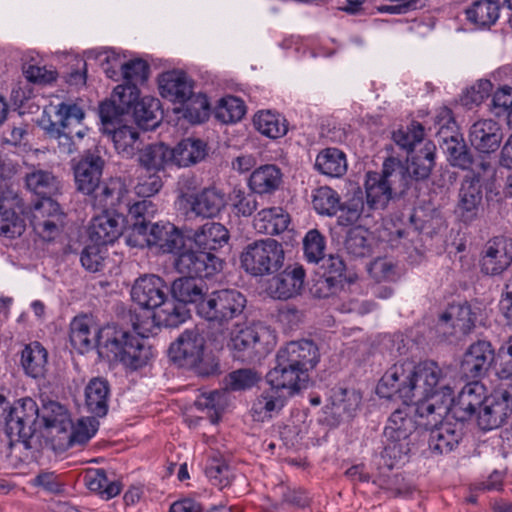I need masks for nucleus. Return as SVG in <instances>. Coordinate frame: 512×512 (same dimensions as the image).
<instances>
[{"instance_id":"nucleus-1","label":"nucleus","mask_w":512,"mask_h":512,"mask_svg":"<svg viewBox=\"0 0 512 512\" xmlns=\"http://www.w3.org/2000/svg\"><path fill=\"white\" fill-rule=\"evenodd\" d=\"M449 372V367H441L432 360L420 363L405 360L395 363L386 371L377 389L383 396L395 394L404 404H408L451 387Z\"/></svg>"},{"instance_id":"nucleus-2","label":"nucleus","mask_w":512,"mask_h":512,"mask_svg":"<svg viewBox=\"0 0 512 512\" xmlns=\"http://www.w3.org/2000/svg\"><path fill=\"white\" fill-rule=\"evenodd\" d=\"M246 303V297L236 289L207 294L196 306L197 315L207 322V339L222 346L228 338L230 322L243 316Z\"/></svg>"},{"instance_id":"nucleus-3","label":"nucleus","mask_w":512,"mask_h":512,"mask_svg":"<svg viewBox=\"0 0 512 512\" xmlns=\"http://www.w3.org/2000/svg\"><path fill=\"white\" fill-rule=\"evenodd\" d=\"M145 337L139 332L135 335L116 325H106L99 329L98 354L103 359L120 361L132 369L141 368L153 356Z\"/></svg>"},{"instance_id":"nucleus-4","label":"nucleus","mask_w":512,"mask_h":512,"mask_svg":"<svg viewBox=\"0 0 512 512\" xmlns=\"http://www.w3.org/2000/svg\"><path fill=\"white\" fill-rule=\"evenodd\" d=\"M83 109L74 103L62 102L56 106L55 120L42 117L40 126L50 139L57 140L59 153L71 155L79 151L88 128L82 124Z\"/></svg>"},{"instance_id":"nucleus-5","label":"nucleus","mask_w":512,"mask_h":512,"mask_svg":"<svg viewBox=\"0 0 512 512\" xmlns=\"http://www.w3.org/2000/svg\"><path fill=\"white\" fill-rule=\"evenodd\" d=\"M39 407L30 397L19 399L12 404L0 394V426L11 440L28 442L41 427Z\"/></svg>"},{"instance_id":"nucleus-6","label":"nucleus","mask_w":512,"mask_h":512,"mask_svg":"<svg viewBox=\"0 0 512 512\" xmlns=\"http://www.w3.org/2000/svg\"><path fill=\"white\" fill-rule=\"evenodd\" d=\"M240 260L247 273L253 276L270 275L283 266V246L271 238L257 240L244 248Z\"/></svg>"},{"instance_id":"nucleus-7","label":"nucleus","mask_w":512,"mask_h":512,"mask_svg":"<svg viewBox=\"0 0 512 512\" xmlns=\"http://www.w3.org/2000/svg\"><path fill=\"white\" fill-rule=\"evenodd\" d=\"M504 373L506 369L500 372L502 381L498 388L486 398L478 411V425L482 430L498 428L512 413V378H504Z\"/></svg>"},{"instance_id":"nucleus-8","label":"nucleus","mask_w":512,"mask_h":512,"mask_svg":"<svg viewBox=\"0 0 512 512\" xmlns=\"http://www.w3.org/2000/svg\"><path fill=\"white\" fill-rule=\"evenodd\" d=\"M415 430V422L406 409H397L389 417L383 431L384 451L394 459L407 455L410 448V436Z\"/></svg>"},{"instance_id":"nucleus-9","label":"nucleus","mask_w":512,"mask_h":512,"mask_svg":"<svg viewBox=\"0 0 512 512\" xmlns=\"http://www.w3.org/2000/svg\"><path fill=\"white\" fill-rule=\"evenodd\" d=\"M179 274L195 278H211L223 268V261L212 252L203 249H181L174 260Z\"/></svg>"},{"instance_id":"nucleus-10","label":"nucleus","mask_w":512,"mask_h":512,"mask_svg":"<svg viewBox=\"0 0 512 512\" xmlns=\"http://www.w3.org/2000/svg\"><path fill=\"white\" fill-rule=\"evenodd\" d=\"M26 205L20 194L10 188L0 193V236L14 239L25 231Z\"/></svg>"},{"instance_id":"nucleus-11","label":"nucleus","mask_w":512,"mask_h":512,"mask_svg":"<svg viewBox=\"0 0 512 512\" xmlns=\"http://www.w3.org/2000/svg\"><path fill=\"white\" fill-rule=\"evenodd\" d=\"M65 214L56 200L37 201L34 204L31 225L45 241L54 240L64 227Z\"/></svg>"},{"instance_id":"nucleus-12","label":"nucleus","mask_w":512,"mask_h":512,"mask_svg":"<svg viewBox=\"0 0 512 512\" xmlns=\"http://www.w3.org/2000/svg\"><path fill=\"white\" fill-rule=\"evenodd\" d=\"M483 200L482 184L479 175H467L461 182L455 212L459 219L470 224L478 218Z\"/></svg>"},{"instance_id":"nucleus-13","label":"nucleus","mask_w":512,"mask_h":512,"mask_svg":"<svg viewBox=\"0 0 512 512\" xmlns=\"http://www.w3.org/2000/svg\"><path fill=\"white\" fill-rule=\"evenodd\" d=\"M452 394V387H445L443 391L422 400L413 401L417 404L415 412L420 419L418 424L427 430L443 423L444 417L451 413Z\"/></svg>"},{"instance_id":"nucleus-14","label":"nucleus","mask_w":512,"mask_h":512,"mask_svg":"<svg viewBox=\"0 0 512 512\" xmlns=\"http://www.w3.org/2000/svg\"><path fill=\"white\" fill-rule=\"evenodd\" d=\"M138 240L148 247H155L161 253H178L184 248L185 240L181 231L172 223L157 222L150 225L146 235Z\"/></svg>"},{"instance_id":"nucleus-15","label":"nucleus","mask_w":512,"mask_h":512,"mask_svg":"<svg viewBox=\"0 0 512 512\" xmlns=\"http://www.w3.org/2000/svg\"><path fill=\"white\" fill-rule=\"evenodd\" d=\"M140 91L135 84L124 83L114 88L111 98L102 102L99 115L102 122L118 120L139 102Z\"/></svg>"},{"instance_id":"nucleus-16","label":"nucleus","mask_w":512,"mask_h":512,"mask_svg":"<svg viewBox=\"0 0 512 512\" xmlns=\"http://www.w3.org/2000/svg\"><path fill=\"white\" fill-rule=\"evenodd\" d=\"M179 200L193 214L202 218L216 217L225 207L224 193L215 188H204L198 193H181Z\"/></svg>"},{"instance_id":"nucleus-17","label":"nucleus","mask_w":512,"mask_h":512,"mask_svg":"<svg viewBox=\"0 0 512 512\" xmlns=\"http://www.w3.org/2000/svg\"><path fill=\"white\" fill-rule=\"evenodd\" d=\"M266 379L276 391L287 390L288 394L292 395L306 388L309 375L276 355V366L267 373Z\"/></svg>"},{"instance_id":"nucleus-18","label":"nucleus","mask_w":512,"mask_h":512,"mask_svg":"<svg viewBox=\"0 0 512 512\" xmlns=\"http://www.w3.org/2000/svg\"><path fill=\"white\" fill-rule=\"evenodd\" d=\"M121 119L102 122L103 133L113 142L119 155L130 159L142 146L138 128L130 125H121Z\"/></svg>"},{"instance_id":"nucleus-19","label":"nucleus","mask_w":512,"mask_h":512,"mask_svg":"<svg viewBox=\"0 0 512 512\" xmlns=\"http://www.w3.org/2000/svg\"><path fill=\"white\" fill-rule=\"evenodd\" d=\"M494 361L490 342L479 340L469 346L461 361V373L467 379H477L486 374Z\"/></svg>"},{"instance_id":"nucleus-20","label":"nucleus","mask_w":512,"mask_h":512,"mask_svg":"<svg viewBox=\"0 0 512 512\" xmlns=\"http://www.w3.org/2000/svg\"><path fill=\"white\" fill-rule=\"evenodd\" d=\"M512 262V239L496 236L490 239L483 250L481 268L485 274L498 275Z\"/></svg>"},{"instance_id":"nucleus-21","label":"nucleus","mask_w":512,"mask_h":512,"mask_svg":"<svg viewBox=\"0 0 512 512\" xmlns=\"http://www.w3.org/2000/svg\"><path fill=\"white\" fill-rule=\"evenodd\" d=\"M204 343V337L197 328L185 330L170 345V357L180 365H195L203 355Z\"/></svg>"},{"instance_id":"nucleus-22","label":"nucleus","mask_w":512,"mask_h":512,"mask_svg":"<svg viewBox=\"0 0 512 512\" xmlns=\"http://www.w3.org/2000/svg\"><path fill=\"white\" fill-rule=\"evenodd\" d=\"M337 225L341 227L369 225L375 218V212L364 199L362 190L357 189L339 208Z\"/></svg>"},{"instance_id":"nucleus-23","label":"nucleus","mask_w":512,"mask_h":512,"mask_svg":"<svg viewBox=\"0 0 512 512\" xmlns=\"http://www.w3.org/2000/svg\"><path fill=\"white\" fill-rule=\"evenodd\" d=\"M104 160L97 151H87L74 165V177L77 190L91 194L100 183Z\"/></svg>"},{"instance_id":"nucleus-24","label":"nucleus","mask_w":512,"mask_h":512,"mask_svg":"<svg viewBox=\"0 0 512 512\" xmlns=\"http://www.w3.org/2000/svg\"><path fill=\"white\" fill-rule=\"evenodd\" d=\"M486 398L482 384L477 381L468 383L456 399L452 396L451 414L458 421L464 422L482 409Z\"/></svg>"},{"instance_id":"nucleus-25","label":"nucleus","mask_w":512,"mask_h":512,"mask_svg":"<svg viewBox=\"0 0 512 512\" xmlns=\"http://www.w3.org/2000/svg\"><path fill=\"white\" fill-rule=\"evenodd\" d=\"M166 289L164 281L159 276L144 275L135 281L131 297L141 307L155 309L166 299Z\"/></svg>"},{"instance_id":"nucleus-26","label":"nucleus","mask_w":512,"mask_h":512,"mask_svg":"<svg viewBox=\"0 0 512 512\" xmlns=\"http://www.w3.org/2000/svg\"><path fill=\"white\" fill-rule=\"evenodd\" d=\"M124 219L121 214L103 211L92 218L89 238L97 245L106 246L114 243L122 234Z\"/></svg>"},{"instance_id":"nucleus-27","label":"nucleus","mask_w":512,"mask_h":512,"mask_svg":"<svg viewBox=\"0 0 512 512\" xmlns=\"http://www.w3.org/2000/svg\"><path fill=\"white\" fill-rule=\"evenodd\" d=\"M503 139L500 125L492 119L479 120L469 129L471 145L483 154H490L498 150Z\"/></svg>"},{"instance_id":"nucleus-28","label":"nucleus","mask_w":512,"mask_h":512,"mask_svg":"<svg viewBox=\"0 0 512 512\" xmlns=\"http://www.w3.org/2000/svg\"><path fill=\"white\" fill-rule=\"evenodd\" d=\"M476 314L467 302L450 304L440 315L438 327L444 333L468 334L475 326Z\"/></svg>"},{"instance_id":"nucleus-29","label":"nucleus","mask_w":512,"mask_h":512,"mask_svg":"<svg viewBox=\"0 0 512 512\" xmlns=\"http://www.w3.org/2000/svg\"><path fill=\"white\" fill-rule=\"evenodd\" d=\"M90 195H92L94 207L103 211L116 212L122 204H125L128 189L121 178H111L100 182Z\"/></svg>"},{"instance_id":"nucleus-30","label":"nucleus","mask_w":512,"mask_h":512,"mask_svg":"<svg viewBox=\"0 0 512 512\" xmlns=\"http://www.w3.org/2000/svg\"><path fill=\"white\" fill-rule=\"evenodd\" d=\"M277 355L306 373L319 361L318 348L311 340L291 341L281 348Z\"/></svg>"},{"instance_id":"nucleus-31","label":"nucleus","mask_w":512,"mask_h":512,"mask_svg":"<svg viewBox=\"0 0 512 512\" xmlns=\"http://www.w3.org/2000/svg\"><path fill=\"white\" fill-rule=\"evenodd\" d=\"M159 91L171 102H185L193 94V81L182 71H168L159 78Z\"/></svg>"},{"instance_id":"nucleus-32","label":"nucleus","mask_w":512,"mask_h":512,"mask_svg":"<svg viewBox=\"0 0 512 512\" xmlns=\"http://www.w3.org/2000/svg\"><path fill=\"white\" fill-rule=\"evenodd\" d=\"M430 431L428 445L432 453L448 454L453 451L462 439L461 425L458 423H440L428 429Z\"/></svg>"},{"instance_id":"nucleus-33","label":"nucleus","mask_w":512,"mask_h":512,"mask_svg":"<svg viewBox=\"0 0 512 512\" xmlns=\"http://www.w3.org/2000/svg\"><path fill=\"white\" fill-rule=\"evenodd\" d=\"M98 335L97 325L86 315L75 317L70 324L71 345L81 354L98 347Z\"/></svg>"},{"instance_id":"nucleus-34","label":"nucleus","mask_w":512,"mask_h":512,"mask_svg":"<svg viewBox=\"0 0 512 512\" xmlns=\"http://www.w3.org/2000/svg\"><path fill=\"white\" fill-rule=\"evenodd\" d=\"M39 417L50 434L63 437L72 428V420L69 411L65 406L54 400L43 401L39 409Z\"/></svg>"},{"instance_id":"nucleus-35","label":"nucleus","mask_w":512,"mask_h":512,"mask_svg":"<svg viewBox=\"0 0 512 512\" xmlns=\"http://www.w3.org/2000/svg\"><path fill=\"white\" fill-rule=\"evenodd\" d=\"M304 278L305 271L302 266H288L272 279L271 289L278 299H289L301 293Z\"/></svg>"},{"instance_id":"nucleus-36","label":"nucleus","mask_w":512,"mask_h":512,"mask_svg":"<svg viewBox=\"0 0 512 512\" xmlns=\"http://www.w3.org/2000/svg\"><path fill=\"white\" fill-rule=\"evenodd\" d=\"M228 346L235 352V357L241 360L252 359L259 343L260 335L255 327L236 323L228 331Z\"/></svg>"},{"instance_id":"nucleus-37","label":"nucleus","mask_w":512,"mask_h":512,"mask_svg":"<svg viewBox=\"0 0 512 512\" xmlns=\"http://www.w3.org/2000/svg\"><path fill=\"white\" fill-rule=\"evenodd\" d=\"M20 365L26 376L42 380L48 371V352L38 341L26 344L21 351Z\"/></svg>"},{"instance_id":"nucleus-38","label":"nucleus","mask_w":512,"mask_h":512,"mask_svg":"<svg viewBox=\"0 0 512 512\" xmlns=\"http://www.w3.org/2000/svg\"><path fill=\"white\" fill-rule=\"evenodd\" d=\"M124 205L128 209V216L134 220L128 243L133 246H142V243L138 240V235H146L151 225L150 218H152L157 211L156 206L149 198H144L133 204L126 201Z\"/></svg>"},{"instance_id":"nucleus-39","label":"nucleus","mask_w":512,"mask_h":512,"mask_svg":"<svg viewBox=\"0 0 512 512\" xmlns=\"http://www.w3.org/2000/svg\"><path fill=\"white\" fill-rule=\"evenodd\" d=\"M436 146L427 141L403 163L411 183L426 180L435 166Z\"/></svg>"},{"instance_id":"nucleus-40","label":"nucleus","mask_w":512,"mask_h":512,"mask_svg":"<svg viewBox=\"0 0 512 512\" xmlns=\"http://www.w3.org/2000/svg\"><path fill=\"white\" fill-rule=\"evenodd\" d=\"M283 182L281 169L274 164H266L256 168L248 179V186L254 194L271 195Z\"/></svg>"},{"instance_id":"nucleus-41","label":"nucleus","mask_w":512,"mask_h":512,"mask_svg":"<svg viewBox=\"0 0 512 512\" xmlns=\"http://www.w3.org/2000/svg\"><path fill=\"white\" fill-rule=\"evenodd\" d=\"M289 223L290 216L282 207L263 208L253 219L254 229L267 235H278L284 232Z\"/></svg>"},{"instance_id":"nucleus-42","label":"nucleus","mask_w":512,"mask_h":512,"mask_svg":"<svg viewBox=\"0 0 512 512\" xmlns=\"http://www.w3.org/2000/svg\"><path fill=\"white\" fill-rule=\"evenodd\" d=\"M227 228L218 222H207L195 230L192 240L194 244L204 251L212 252L222 248L229 241Z\"/></svg>"},{"instance_id":"nucleus-43","label":"nucleus","mask_w":512,"mask_h":512,"mask_svg":"<svg viewBox=\"0 0 512 512\" xmlns=\"http://www.w3.org/2000/svg\"><path fill=\"white\" fill-rule=\"evenodd\" d=\"M110 387L103 378H93L85 387V407L94 417H104L108 412Z\"/></svg>"},{"instance_id":"nucleus-44","label":"nucleus","mask_w":512,"mask_h":512,"mask_svg":"<svg viewBox=\"0 0 512 512\" xmlns=\"http://www.w3.org/2000/svg\"><path fill=\"white\" fill-rule=\"evenodd\" d=\"M27 188L40 197L39 201L55 200L60 193V182L51 171L35 169L25 176Z\"/></svg>"},{"instance_id":"nucleus-45","label":"nucleus","mask_w":512,"mask_h":512,"mask_svg":"<svg viewBox=\"0 0 512 512\" xmlns=\"http://www.w3.org/2000/svg\"><path fill=\"white\" fill-rule=\"evenodd\" d=\"M320 261L327 275L317 280L315 294L318 297L325 298L332 293V289L339 282L340 278L344 276L346 266L339 255H329L327 258L324 256Z\"/></svg>"},{"instance_id":"nucleus-46","label":"nucleus","mask_w":512,"mask_h":512,"mask_svg":"<svg viewBox=\"0 0 512 512\" xmlns=\"http://www.w3.org/2000/svg\"><path fill=\"white\" fill-rule=\"evenodd\" d=\"M393 193L378 172H368L365 181L364 199L376 213L384 210L392 198Z\"/></svg>"},{"instance_id":"nucleus-47","label":"nucleus","mask_w":512,"mask_h":512,"mask_svg":"<svg viewBox=\"0 0 512 512\" xmlns=\"http://www.w3.org/2000/svg\"><path fill=\"white\" fill-rule=\"evenodd\" d=\"M329 402L326 408L330 409V413L336 419H342L354 414L361 402V397L355 390L336 387L331 391Z\"/></svg>"},{"instance_id":"nucleus-48","label":"nucleus","mask_w":512,"mask_h":512,"mask_svg":"<svg viewBox=\"0 0 512 512\" xmlns=\"http://www.w3.org/2000/svg\"><path fill=\"white\" fill-rule=\"evenodd\" d=\"M138 162L142 170L158 173L163 170L166 164L172 161L173 152L164 143H155L140 148Z\"/></svg>"},{"instance_id":"nucleus-49","label":"nucleus","mask_w":512,"mask_h":512,"mask_svg":"<svg viewBox=\"0 0 512 512\" xmlns=\"http://www.w3.org/2000/svg\"><path fill=\"white\" fill-rule=\"evenodd\" d=\"M172 162L179 167H188L203 160L207 154L206 144L200 139L186 138L171 150Z\"/></svg>"},{"instance_id":"nucleus-50","label":"nucleus","mask_w":512,"mask_h":512,"mask_svg":"<svg viewBox=\"0 0 512 512\" xmlns=\"http://www.w3.org/2000/svg\"><path fill=\"white\" fill-rule=\"evenodd\" d=\"M315 168L321 174L332 178H340L347 171L346 155L338 148L323 149L316 157Z\"/></svg>"},{"instance_id":"nucleus-51","label":"nucleus","mask_w":512,"mask_h":512,"mask_svg":"<svg viewBox=\"0 0 512 512\" xmlns=\"http://www.w3.org/2000/svg\"><path fill=\"white\" fill-rule=\"evenodd\" d=\"M284 406V398L274 388L263 391L253 402L251 416L254 421L264 422L271 419Z\"/></svg>"},{"instance_id":"nucleus-52","label":"nucleus","mask_w":512,"mask_h":512,"mask_svg":"<svg viewBox=\"0 0 512 512\" xmlns=\"http://www.w3.org/2000/svg\"><path fill=\"white\" fill-rule=\"evenodd\" d=\"M253 123L258 132L271 139L281 138L288 132V122L285 117L271 110L258 111Z\"/></svg>"},{"instance_id":"nucleus-53","label":"nucleus","mask_w":512,"mask_h":512,"mask_svg":"<svg viewBox=\"0 0 512 512\" xmlns=\"http://www.w3.org/2000/svg\"><path fill=\"white\" fill-rule=\"evenodd\" d=\"M171 293L175 300L184 305L196 304L202 301L207 294L204 293V285L198 282L195 277H180L172 283Z\"/></svg>"},{"instance_id":"nucleus-54","label":"nucleus","mask_w":512,"mask_h":512,"mask_svg":"<svg viewBox=\"0 0 512 512\" xmlns=\"http://www.w3.org/2000/svg\"><path fill=\"white\" fill-rule=\"evenodd\" d=\"M467 19L479 28H489L499 18L500 6L494 0L474 1L466 10Z\"/></svg>"},{"instance_id":"nucleus-55","label":"nucleus","mask_w":512,"mask_h":512,"mask_svg":"<svg viewBox=\"0 0 512 512\" xmlns=\"http://www.w3.org/2000/svg\"><path fill=\"white\" fill-rule=\"evenodd\" d=\"M379 176L391 188L392 193H403L412 184L403 163L394 157L384 161Z\"/></svg>"},{"instance_id":"nucleus-56","label":"nucleus","mask_w":512,"mask_h":512,"mask_svg":"<svg viewBox=\"0 0 512 512\" xmlns=\"http://www.w3.org/2000/svg\"><path fill=\"white\" fill-rule=\"evenodd\" d=\"M162 114L160 101L153 97L142 98L133 109L137 125L145 130L156 128L162 119Z\"/></svg>"},{"instance_id":"nucleus-57","label":"nucleus","mask_w":512,"mask_h":512,"mask_svg":"<svg viewBox=\"0 0 512 512\" xmlns=\"http://www.w3.org/2000/svg\"><path fill=\"white\" fill-rule=\"evenodd\" d=\"M409 220L415 230L427 235L436 233L444 225L441 213L434 208H415Z\"/></svg>"},{"instance_id":"nucleus-58","label":"nucleus","mask_w":512,"mask_h":512,"mask_svg":"<svg viewBox=\"0 0 512 512\" xmlns=\"http://www.w3.org/2000/svg\"><path fill=\"white\" fill-rule=\"evenodd\" d=\"M159 325L168 328L178 327L189 318V310L186 305L177 300L165 301L154 314Z\"/></svg>"},{"instance_id":"nucleus-59","label":"nucleus","mask_w":512,"mask_h":512,"mask_svg":"<svg viewBox=\"0 0 512 512\" xmlns=\"http://www.w3.org/2000/svg\"><path fill=\"white\" fill-rule=\"evenodd\" d=\"M312 205L320 215L334 216L340 208L339 194L328 186L316 188L312 192Z\"/></svg>"},{"instance_id":"nucleus-60","label":"nucleus","mask_w":512,"mask_h":512,"mask_svg":"<svg viewBox=\"0 0 512 512\" xmlns=\"http://www.w3.org/2000/svg\"><path fill=\"white\" fill-rule=\"evenodd\" d=\"M368 230L361 226L350 227L343 242L348 254L354 257H366L371 253V244L367 238Z\"/></svg>"},{"instance_id":"nucleus-61","label":"nucleus","mask_w":512,"mask_h":512,"mask_svg":"<svg viewBox=\"0 0 512 512\" xmlns=\"http://www.w3.org/2000/svg\"><path fill=\"white\" fill-rule=\"evenodd\" d=\"M435 127H437L436 137L441 148L447 146V142H450V140L458 139V137L462 136L459 133L452 111L447 107H443L438 111L435 117Z\"/></svg>"},{"instance_id":"nucleus-62","label":"nucleus","mask_w":512,"mask_h":512,"mask_svg":"<svg viewBox=\"0 0 512 512\" xmlns=\"http://www.w3.org/2000/svg\"><path fill=\"white\" fill-rule=\"evenodd\" d=\"M442 149L452 166L462 170L471 168L474 158L462 136L458 137V139L450 140V142H447V146H443Z\"/></svg>"},{"instance_id":"nucleus-63","label":"nucleus","mask_w":512,"mask_h":512,"mask_svg":"<svg viewBox=\"0 0 512 512\" xmlns=\"http://www.w3.org/2000/svg\"><path fill=\"white\" fill-rule=\"evenodd\" d=\"M392 139L401 149L412 152L414 147L424 139V127L413 121L406 127H401L392 133Z\"/></svg>"},{"instance_id":"nucleus-64","label":"nucleus","mask_w":512,"mask_h":512,"mask_svg":"<svg viewBox=\"0 0 512 512\" xmlns=\"http://www.w3.org/2000/svg\"><path fill=\"white\" fill-rule=\"evenodd\" d=\"M246 112L244 102L234 96L222 98L215 108V117L223 123H234L243 118Z\"/></svg>"}]
</instances>
